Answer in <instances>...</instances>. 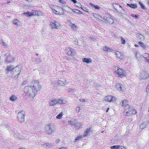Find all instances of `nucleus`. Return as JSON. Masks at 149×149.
<instances>
[{
  "label": "nucleus",
  "mask_w": 149,
  "mask_h": 149,
  "mask_svg": "<svg viewBox=\"0 0 149 149\" xmlns=\"http://www.w3.org/2000/svg\"><path fill=\"white\" fill-rule=\"evenodd\" d=\"M129 107H130L129 105H128V104H126V105L125 106V108H124V109L125 110V112H126V111H127V109L128 108L129 109L128 111L129 110V109H130Z\"/></svg>",
  "instance_id": "473e14b6"
},
{
  "label": "nucleus",
  "mask_w": 149,
  "mask_h": 149,
  "mask_svg": "<svg viewBox=\"0 0 149 149\" xmlns=\"http://www.w3.org/2000/svg\"><path fill=\"white\" fill-rule=\"evenodd\" d=\"M103 49L104 51L107 52H111V50L109 47L106 46L104 47Z\"/></svg>",
  "instance_id": "aec40b11"
},
{
  "label": "nucleus",
  "mask_w": 149,
  "mask_h": 149,
  "mask_svg": "<svg viewBox=\"0 0 149 149\" xmlns=\"http://www.w3.org/2000/svg\"><path fill=\"white\" fill-rule=\"evenodd\" d=\"M74 125L76 129L77 130H79L81 126V123H78L74 124Z\"/></svg>",
  "instance_id": "6ab92c4d"
},
{
  "label": "nucleus",
  "mask_w": 149,
  "mask_h": 149,
  "mask_svg": "<svg viewBox=\"0 0 149 149\" xmlns=\"http://www.w3.org/2000/svg\"><path fill=\"white\" fill-rule=\"evenodd\" d=\"M59 149H66L64 147H61L59 148Z\"/></svg>",
  "instance_id": "4d7b16f0"
},
{
  "label": "nucleus",
  "mask_w": 149,
  "mask_h": 149,
  "mask_svg": "<svg viewBox=\"0 0 149 149\" xmlns=\"http://www.w3.org/2000/svg\"><path fill=\"white\" fill-rule=\"evenodd\" d=\"M10 100L13 101V102H15L17 100V98L14 95H12L10 97Z\"/></svg>",
  "instance_id": "5701e85b"
},
{
  "label": "nucleus",
  "mask_w": 149,
  "mask_h": 149,
  "mask_svg": "<svg viewBox=\"0 0 149 149\" xmlns=\"http://www.w3.org/2000/svg\"><path fill=\"white\" fill-rule=\"evenodd\" d=\"M109 109V108H108L107 109V110L106 111V112H107L108 111Z\"/></svg>",
  "instance_id": "bf43d9fd"
},
{
  "label": "nucleus",
  "mask_w": 149,
  "mask_h": 149,
  "mask_svg": "<svg viewBox=\"0 0 149 149\" xmlns=\"http://www.w3.org/2000/svg\"><path fill=\"white\" fill-rule=\"evenodd\" d=\"M105 21L106 22L108 23L109 24H111L113 22V19L111 18L107 17L105 19Z\"/></svg>",
  "instance_id": "dca6fc26"
},
{
  "label": "nucleus",
  "mask_w": 149,
  "mask_h": 149,
  "mask_svg": "<svg viewBox=\"0 0 149 149\" xmlns=\"http://www.w3.org/2000/svg\"><path fill=\"white\" fill-rule=\"evenodd\" d=\"M41 87L39 82L34 80L31 83L30 86L25 87L23 94L26 98H33L37 95V92L41 90Z\"/></svg>",
  "instance_id": "f257e3e1"
},
{
  "label": "nucleus",
  "mask_w": 149,
  "mask_h": 149,
  "mask_svg": "<svg viewBox=\"0 0 149 149\" xmlns=\"http://www.w3.org/2000/svg\"><path fill=\"white\" fill-rule=\"evenodd\" d=\"M60 141V140L59 139H57L56 141V142L57 143H58Z\"/></svg>",
  "instance_id": "13d9d810"
},
{
  "label": "nucleus",
  "mask_w": 149,
  "mask_h": 149,
  "mask_svg": "<svg viewBox=\"0 0 149 149\" xmlns=\"http://www.w3.org/2000/svg\"><path fill=\"white\" fill-rule=\"evenodd\" d=\"M75 121L76 120H74L73 121H70L68 122V124L69 125H74V124H75Z\"/></svg>",
  "instance_id": "cd10ccee"
},
{
  "label": "nucleus",
  "mask_w": 149,
  "mask_h": 149,
  "mask_svg": "<svg viewBox=\"0 0 149 149\" xmlns=\"http://www.w3.org/2000/svg\"><path fill=\"white\" fill-rule=\"evenodd\" d=\"M148 56H149V54L147 53H144L143 55V57L145 58V59L147 58H148Z\"/></svg>",
  "instance_id": "c9c22d12"
},
{
  "label": "nucleus",
  "mask_w": 149,
  "mask_h": 149,
  "mask_svg": "<svg viewBox=\"0 0 149 149\" xmlns=\"http://www.w3.org/2000/svg\"><path fill=\"white\" fill-rule=\"evenodd\" d=\"M62 115L63 113L62 112H61L56 116V118L57 119H61L62 118Z\"/></svg>",
  "instance_id": "c85d7f7f"
},
{
  "label": "nucleus",
  "mask_w": 149,
  "mask_h": 149,
  "mask_svg": "<svg viewBox=\"0 0 149 149\" xmlns=\"http://www.w3.org/2000/svg\"><path fill=\"white\" fill-rule=\"evenodd\" d=\"M1 44L2 45H3L4 46H7V45L5 44V43L3 41H2L1 42Z\"/></svg>",
  "instance_id": "09e8293b"
},
{
  "label": "nucleus",
  "mask_w": 149,
  "mask_h": 149,
  "mask_svg": "<svg viewBox=\"0 0 149 149\" xmlns=\"http://www.w3.org/2000/svg\"><path fill=\"white\" fill-rule=\"evenodd\" d=\"M143 36L141 35L140 36V37H143Z\"/></svg>",
  "instance_id": "69168bd1"
},
{
  "label": "nucleus",
  "mask_w": 149,
  "mask_h": 149,
  "mask_svg": "<svg viewBox=\"0 0 149 149\" xmlns=\"http://www.w3.org/2000/svg\"><path fill=\"white\" fill-rule=\"evenodd\" d=\"M56 13H55L56 14L58 15L60 14V15H62L63 14V13H64V12L63 11V10H62V11L61 12H58L57 11H56Z\"/></svg>",
  "instance_id": "58836bf2"
},
{
  "label": "nucleus",
  "mask_w": 149,
  "mask_h": 149,
  "mask_svg": "<svg viewBox=\"0 0 149 149\" xmlns=\"http://www.w3.org/2000/svg\"><path fill=\"white\" fill-rule=\"evenodd\" d=\"M67 8H69V9H71V8L70 7H69L68 6V7H67Z\"/></svg>",
  "instance_id": "0e129e2a"
},
{
  "label": "nucleus",
  "mask_w": 149,
  "mask_h": 149,
  "mask_svg": "<svg viewBox=\"0 0 149 149\" xmlns=\"http://www.w3.org/2000/svg\"><path fill=\"white\" fill-rule=\"evenodd\" d=\"M24 15H27L29 16H31L32 15H36V12H28L26 13H24Z\"/></svg>",
  "instance_id": "a211bd4d"
},
{
  "label": "nucleus",
  "mask_w": 149,
  "mask_h": 149,
  "mask_svg": "<svg viewBox=\"0 0 149 149\" xmlns=\"http://www.w3.org/2000/svg\"><path fill=\"white\" fill-rule=\"evenodd\" d=\"M58 84L60 86H62L63 85V82L61 80H58L57 81Z\"/></svg>",
  "instance_id": "e433bc0d"
},
{
  "label": "nucleus",
  "mask_w": 149,
  "mask_h": 149,
  "mask_svg": "<svg viewBox=\"0 0 149 149\" xmlns=\"http://www.w3.org/2000/svg\"><path fill=\"white\" fill-rule=\"evenodd\" d=\"M27 83V81L24 80V81L22 83V85H26Z\"/></svg>",
  "instance_id": "37998d69"
},
{
  "label": "nucleus",
  "mask_w": 149,
  "mask_h": 149,
  "mask_svg": "<svg viewBox=\"0 0 149 149\" xmlns=\"http://www.w3.org/2000/svg\"><path fill=\"white\" fill-rule=\"evenodd\" d=\"M45 129L47 133L51 134L55 130V128L54 125H49L45 126Z\"/></svg>",
  "instance_id": "20e7f679"
},
{
  "label": "nucleus",
  "mask_w": 149,
  "mask_h": 149,
  "mask_svg": "<svg viewBox=\"0 0 149 149\" xmlns=\"http://www.w3.org/2000/svg\"><path fill=\"white\" fill-rule=\"evenodd\" d=\"M72 11L77 13L79 14H82V13L81 11L78 10V9H72Z\"/></svg>",
  "instance_id": "393cba45"
},
{
  "label": "nucleus",
  "mask_w": 149,
  "mask_h": 149,
  "mask_svg": "<svg viewBox=\"0 0 149 149\" xmlns=\"http://www.w3.org/2000/svg\"><path fill=\"white\" fill-rule=\"evenodd\" d=\"M81 139V137L80 136H78L75 139V141L77 142V141Z\"/></svg>",
  "instance_id": "ea45409f"
},
{
  "label": "nucleus",
  "mask_w": 149,
  "mask_h": 149,
  "mask_svg": "<svg viewBox=\"0 0 149 149\" xmlns=\"http://www.w3.org/2000/svg\"><path fill=\"white\" fill-rule=\"evenodd\" d=\"M36 55L38 56V54H36Z\"/></svg>",
  "instance_id": "774afa93"
},
{
  "label": "nucleus",
  "mask_w": 149,
  "mask_h": 149,
  "mask_svg": "<svg viewBox=\"0 0 149 149\" xmlns=\"http://www.w3.org/2000/svg\"><path fill=\"white\" fill-rule=\"evenodd\" d=\"M131 15L132 17H134L135 18H136V19L138 18V17L137 16L135 15H134L133 14H132Z\"/></svg>",
  "instance_id": "c03bdc74"
},
{
  "label": "nucleus",
  "mask_w": 149,
  "mask_h": 149,
  "mask_svg": "<svg viewBox=\"0 0 149 149\" xmlns=\"http://www.w3.org/2000/svg\"><path fill=\"white\" fill-rule=\"evenodd\" d=\"M139 44L141 46V47H143L144 46V43L141 42H139Z\"/></svg>",
  "instance_id": "a19ab883"
},
{
  "label": "nucleus",
  "mask_w": 149,
  "mask_h": 149,
  "mask_svg": "<svg viewBox=\"0 0 149 149\" xmlns=\"http://www.w3.org/2000/svg\"><path fill=\"white\" fill-rule=\"evenodd\" d=\"M114 69L115 70L114 71L113 73L116 76L122 77L125 75V72L121 68L115 66Z\"/></svg>",
  "instance_id": "7ed1b4c3"
},
{
  "label": "nucleus",
  "mask_w": 149,
  "mask_h": 149,
  "mask_svg": "<svg viewBox=\"0 0 149 149\" xmlns=\"http://www.w3.org/2000/svg\"><path fill=\"white\" fill-rule=\"evenodd\" d=\"M75 6L77 7H79L81 6V3L79 2H77V3H76L75 4Z\"/></svg>",
  "instance_id": "49530a36"
},
{
  "label": "nucleus",
  "mask_w": 149,
  "mask_h": 149,
  "mask_svg": "<svg viewBox=\"0 0 149 149\" xmlns=\"http://www.w3.org/2000/svg\"><path fill=\"white\" fill-rule=\"evenodd\" d=\"M121 42L122 44H125V41L123 37L121 38Z\"/></svg>",
  "instance_id": "f704fd0d"
},
{
  "label": "nucleus",
  "mask_w": 149,
  "mask_h": 149,
  "mask_svg": "<svg viewBox=\"0 0 149 149\" xmlns=\"http://www.w3.org/2000/svg\"><path fill=\"white\" fill-rule=\"evenodd\" d=\"M80 110V109L79 107H77L75 109V110L76 111H77L78 113L79 112V110Z\"/></svg>",
  "instance_id": "a18cd8bd"
},
{
  "label": "nucleus",
  "mask_w": 149,
  "mask_h": 149,
  "mask_svg": "<svg viewBox=\"0 0 149 149\" xmlns=\"http://www.w3.org/2000/svg\"><path fill=\"white\" fill-rule=\"evenodd\" d=\"M149 77L148 74L146 72L143 71L141 72L140 75V79H145Z\"/></svg>",
  "instance_id": "1a4fd4ad"
},
{
  "label": "nucleus",
  "mask_w": 149,
  "mask_h": 149,
  "mask_svg": "<svg viewBox=\"0 0 149 149\" xmlns=\"http://www.w3.org/2000/svg\"><path fill=\"white\" fill-rule=\"evenodd\" d=\"M81 102H84L85 101V100L84 99H82L79 100Z\"/></svg>",
  "instance_id": "603ef678"
},
{
  "label": "nucleus",
  "mask_w": 149,
  "mask_h": 149,
  "mask_svg": "<svg viewBox=\"0 0 149 149\" xmlns=\"http://www.w3.org/2000/svg\"><path fill=\"white\" fill-rule=\"evenodd\" d=\"M45 145L46 146V147H49V144L48 143H46Z\"/></svg>",
  "instance_id": "864d4df0"
},
{
  "label": "nucleus",
  "mask_w": 149,
  "mask_h": 149,
  "mask_svg": "<svg viewBox=\"0 0 149 149\" xmlns=\"http://www.w3.org/2000/svg\"><path fill=\"white\" fill-rule=\"evenodd\" d=\"M81 9L83 10H84V11H85V12H88V10H87V9L86 8H84V7H81Z\"/></svg>",
  "instance_id": "79ce46f5"
},
{
  "label": "nucleus",
  "mask_w": 149,
  "mask_h": 149,
  "mask_svg": "<svg viewBox=\"0 0 149 149\" xmlns=\"http://www.w3.org/2000/svg\"><path fill=\"white\" fill-rule=\"evenodd\" d=\"M146 91L148 92H149V84L146 87Z\"/></svg>",
  "instance_id": "8fccbe9b"
},
{
  "label": "nucleus",
  "mask_w": 149,
  "mask_h": 149,
  "mask_svg": "<svg viewBox=\"0 0 149 149\" xmlns=\"http://www.w3.org/2000/svg\"><path fill=\"white\" fill-rule=\"evenodd\" d=\"M91 129V128H88L86 129V131L84 132L83 134V136H86L90 132H92Z\"/></svg>",
  "instance_id": "2eb2a0df"
},
{
  "label": "nucleus",
  "mask_w": 149,
  "mask_h": 149,
  "mask_svg": "<svg viewBox=\"0 0 149 149\" xmlns=\"http://www.w3.org/2000/svg\"><path fill=\"white\" fill-rule=\"evenodd\" d=\"M71 27L73 29L75 30L76 29L77 26H76L75 24H72L71 25Z\"/></svg>",
  "instance_id": "4c0bfd02"
},
{
  "label": "nucleus",
  "mask_w": 149,
  "mask_h": 149,
  "mask_svg": "<svg viewBox=\"0 0 149 149\" xmlns=\"http://www.w3.org/2000/svg\"><path fill=\"white\" fill-rule=\"evenodd\" d=\"M36 61L38 62H40V59H38L36 60Z\"/></svg>",
  "instance_id": "6e6d98bb"
},
{
  "label": "nucleus",
  "mask_w": 149,
  "mask_h": 149,
  "mask_svg": "<svg viewBox=\"0 0 149 149\" xmlns=\"http://www.w3.org/2000/svg\"><path fill=\"white\" fill-rule=\"evenodd\" d=\"M13 24H14L17 26L19 23V21L17 19H14L12 21Z\"/></svg>",
  "instance_id": "4be33fe9"
},
{
  "label": "nucleus",
  "mask_w": 149,
  "mask_h": 149,
  "mask_svg": "<svg viewBox=\"0 0 149 149\" xmlns=\"http://www.w3.org/2000/svg\"><path fill=\"white\" fill-rule=\"evenodd\" d=\"M91 59H88L86 58H84L83 59V61L86 63H88L91 62Z\"/></svg>",
  "instance_id": "412c9836"
},
{
  "label": "nucleus",
  "mask_w": 149,
  "mask_h": 149,
  "mask_svg": "<svg viewBox=\"0 0 149 149\" xmlns=\"http://www.w3.org/2000/svg\"><path fill=\"white\" fill-rule=\"evenodd\" d=\"M113 6L117 12L122 14L125 13V10L119 4L114 3L113 4Z\"/></svg>",
  "instance_id": "39448f33"
},
{
  "label": "nucleus",
  "mask_w": 149,
  "mask_h": 149,
  "mask_svg": "<svg viewBox=\"0 0 149 149\" xmlns=\"http://www.w3.org/2000/svg\"><path fill=\"white\" fill-rule=\"evenodd\" d=\"M105 100L107 101L110 102H114L116 101V98L114 97L111 95H108L105 97Z\"/></svg>",
  "instance_id": "9d476101"
},
{
  "label": "nucleus",
  "mask_w": 149,
  "mask_h": 149,
  "mask_svg": "<svg viewBox=\"0 0 149 149\" xmlns=\"http://www.w3.org/2000/svg\"><path fill=\"white\" fill-rule=\"evenodd\" d=\"M65 50L66 51H68V52L67 53L68 54H70L72 55H74L76 54L73 48H69L66 49Z\"/></svg>",
  "instance_id": "9b49d317"
},
{
  "label": "nucleus",
  "mask_w": 149,
  "mask_h": 149,
  "mask_svg": "<svg viewBox=\"0 0 149 149\" xmlns=\"http://www.w3.org/2000/svg\"><path fill=\"white\" fill-rule=\"evenodd\" d=\"M24 111H22L18 113L17 118L18 120L20 122H23L24 121Z\"/></svg>",
  "instance_id": "0eeeda50"
},
{
  "label": "nucleus",
  "mask_w": 149,
  "mask_h": 149,
  "mask_svg": "<svg viewBox=\"0 0 149 149\" xmlns=\"http://www.w3.org/2000/svg\"><path fill=\"white\" fill-rule=\"evenodd\" d=\"M120 146L119 145H115L111 146L110 147L111 148H113L115 149H120Z\"/></svg>",
  "instance_id": "a878e982"
},
{
  "label": "nucleus",
  "mask_w": 149,
  "mask_h": 149,
  "mask_svg": "<svg viewBox=\"0 0 149 149\" xmlns=\"http://www.w3.org/2000/svg\"><path fill=\"white\" fill-rule=\"evenodd\" d=\"M148 4H149V1L148 2Z\"/></svg>",
  "instance_id": "338daca9"
},
{
  "label": "nucleus",
  "mask_w": 149,
  "mask_h": 149,
  "mask_svg": "<svg viewBox=\"0 0 149 149\" xmlns=\"http://www.w3.org/2000/svg\"><path fill=\"white\" fill-rule=\"evenodd\" d=\"M136 112L135 110L133 109H132L131 111L130 110V109H129L128 111H126V115L128 116L129 114H135L136 113Z\"/></svg>",
  "instance_id": "f8f14e48"
},
{
  "label": "nucleus",
  "mask_w": 149,
  "mask_h": 149,
  "mask_svg": "<svg viewBox=\"0 0 149 149\" xmlns=\"http://www.w3.org/2000/svg\"><path fill=\"white\" fill-rule=\"evenodd\" d=\"M59 1L60 3H61L62 4H64L65 3V2L63 0H59Z\"/></svg>",
  "instance_id": "de8ad7c7"
},
{
  "label": "nucleus",
  "mask_w": 149,
  "mask_h": 149,
  "mask_svg": "<svg viewBox=\"0 0 149 149\" xmlns=\"http://www.w3.org/2000/svg\"><path fill=\"white\" fill-rule=\"evenodd\" d=\"M93 16L95 17L96 16H97V14H96L95 13H93Z\"/></svg>",
  "instance_id": "5fc2aeb1"
},
{
  "label": "nucleus",
  "mask_w": 149,
  "mask_h": 149,
  "mask_svg": "<svg viewBox=\"0 0 149 149\" xmlns=\"http://www.w3.org/2000/svg\"><path fill=\"white\" fill-rule=\"evenodd\" d=\"M71 1L74 4L77 3V1L75 0H71Z\"/></svg>",
  "instance_id": "3c124183"
},
{
  "label": "nucleus",
  "mask_w": 149,
  "mask_h": 149,
  "mask_svg": "<svg viewBox=\"0 0 149 149\" xmlns=\"http://www.w3.org/2000/svg\"><path fill=\"white\" fill-rule=\"evenodd\" d=\"M50 26L52 29H57L60 27V24L56 21H54L50 23Z\"/></svg>",
  "instance_id": "423d86ee"
},
{
  "label": "nucleus",
  "mask_w": 149,
  "mask_h": 149,
  "mask_svg": "<svg viewBox=\"0 0 149 149\" xmlns=\"http://www.w3.org/2000/svg\"><path fill=\"white\" fill-rule=\"evenodd\" d=\"M149 123V121H144L140 126V128L143 129L145 128Z\"/></svg>",
  "instance_id": "ddd939ff"
},
{
  "label": "nucleus",
  "mask_w": 149,
  "mask_h": 149,
  "mask_svg": "<svg viewBox=\"0 0 149 149\" xmlns=\"http://www.w3.org/2000/svg\"><path fill=\"white\" fill-rule=\"evenodd\" d=\"M4 55L6 57L5 60L7 62L11 63L13 62L14 58L9 53H6L4 54Z\"/></svg>",
  "instance_id": "6e6552de"
},
{
  "label": "nucleus",
  "mask_w": 149,
  "mask_h": 149,
  "mask_svg": "<svg viewBox=\"0 0 149 149\" xmlns=\"http://www.w3.org/2000/svg\"><path fill=\"white\" fill-rule=\"evenodd\" d=\"M19 71V69L18 68V66H17L15 68H13L12 69V71Z\"/></svg>",
  "instance_id": "72a5a7b5"
},
{
  "label": "nucleus",
  "mask_w": 149,
  "mask_h": 149,
  "mask_svg": "<svg viewBox=\"0 0 149 149\" xmlns=\"http://www.w3.org/2000/svg\"><path fill=\"white\" fill-rule=\"evenodd\" d=\"M122 106H125L127 103V101L126 100H123L122 101Z\"/></svg>",
  "instance_id": "2f4dec72"
},
{
  "label": "nucleus",
  "mask_w": 149,
  "mask_h": 149,
  "mask_svg": "<svg viewBox=\"0 0 149 149\" xmlns=\"http://www.w3.org/2000/svg\"><path fill=\"white\" fill-rule=\"evenodd\" d=\"M66 101L63 99L55 98L50 100L48 104L49 106H53L57 104H61L65 103Z\"/></svg>",
  "instance_id": "f03ea898"
},
{
  "label": "nucleus",
  "mask_w": 149,
  "mask_h": 149,
  "mask_svg": "<svg viewBox=\"0 0 149 149\" xmlns=\"http://www.w3.org/2000/svg\"><path fill=\"white\" fill-rule=\"evenodd\" d=\"M19 74V73H18V74H17V77H18V75Z\"/></svg>",
  "instance_id": "680f3d73"
},
{
  "label": "nucleus",
  "mask_w": 149,
  "mask_h": 149,
  "mask_svg": "<svg viewBox=\"0 0 149 149\" xmlns=\"http://www.w3.org/2000/svg\"><path fill=\"white\" fill-rule=\"evenodd\" d=\"M115 54L116 55L117 57L119 58H121V56L120 54V53L118 51H117L115 52Z\"/></svg>",
  "instance_id": "b1692460"
},
{
  "label": "nucleus",
  "mask_w": 149,
  "mask_h": 149,
  "mask_svg": "<svg viewBox=\"0 0 149 149\" xmlns=\"http://www.w3.org/2000/svg\"><path fill=\"white\" fill-rule=\"evenodd\" d=\"M127 6H128L130 7L133 9H135L137 7V5L133 3H131L130 4L127 3Z\"/></svg>",
  "instance_id": "f3484780"
},
{
  "label": "nucleus",
  "mask_w": 149,
  "mask_h": 149,
  "mask_svg": "<svg viewBox=\"0 0 149 149\" xmlns=\"http://www.w3.org/2000/svg\"><path fill=\"white\" fill-rule=\"evenodd\" d=\"M19 149H25V148H19Z\"/></svg>",
  "instance_id": "e2e57ef3"
},
{
  "label": "nucleus",
  "mask_w": 149,
  "mask_h": 149,
  "mask_svg": "<svg viewBox=\"0 0 149 149\" xmlns=\"http://www.w3.org/2000/svg\"><path fill=\"white\" fill-rule=\"evenodd\" d=\"M134 46L136 47H138V45L136 44V45H135Z\"/></svg>",
  "instance_id": "052dcab7"
},
{
  "label": "nucleus",
  "mask_w": 149,
  "mask_h": 149,
  "mask_svg": "<svg viewBox=\"0 0 149 149\" xmlns=\"http://www.w3.org/2000/svg\"><path fill=\"white\" fill-rule=\"evenodd\" d=\"M116 88L118 90L121 91H124L125 89L124 88H122L121 87V85L120 84H117L116 85Z\"/></svg>",
  "instance_id": "4468645a"
},
{
  "label": "nucleus",
  "mask_w": 149,
  "mask_h": 149,
  "mask_svg": "<svg viewBox=\"0 0 149 149\" xmlns=\"http://www.w3.org/2000/svg\"><path fill=\"white\" fill-rule=\"evenodd\" d=\"M13 68V67L12 66L8 67L7 69H6V71L8 73L9 71H11V70H12V69Z\"/></svg>",
  "instance_id": "bb28decb"
},
{
  "label": "nucleus",
  "mask_w": 149,
  "mask_h": 149,
  "mask_svg": "<svg viewBox=\"0 0 149 149\" xmlns=\"http://www.w3.org/2000/svg\"><path fill=\"white\" fill-rule=\"evenodd\" d=\"M139 4L140 5L141 7V8L142 9H146V7L141 2H139Z\"/></svg>",
  "instance_id": "c756f323"
},
{
  "label": "nucleus",
  "mask_w": 149,
  "mask_h": 149,
  "mask_svg": "<svg viewBox=\"0 0 149 149\" xmlns=\"http://www.w3.org/2000/svg\"><path fill=\"white\" fill-rule=\"evenodd\" d=\"M91 6L94 7L96 9H99L100 8V7L98 5L95 6L93 4H91Z\"/></svg>",
  "instance_id": "7c9ffc66"
}]
</instances>
